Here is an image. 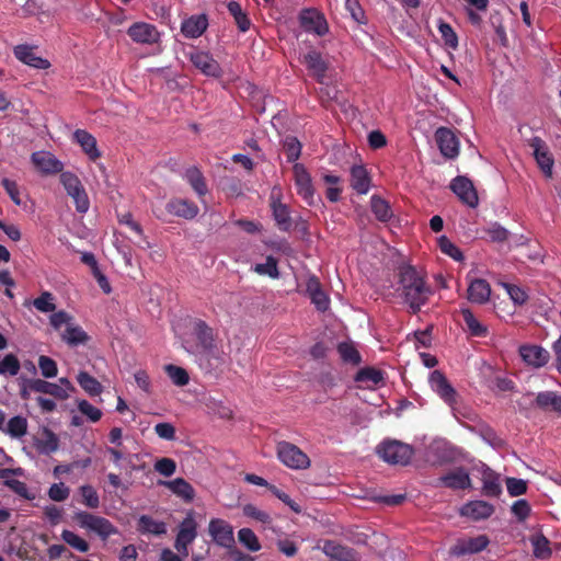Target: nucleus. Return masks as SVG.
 <instances>
[{"instance_id":"nucleus-1","label":"nucleus","mask_w":561,"mask_h":561,"mask_svg":"<svg viewBox=\"0 0 561 561\" xmlns=\"http://www.w3.org/2000/svg\"><path fill=\"white\" fill-rule=\"evenodd\" d=\"M396 291L408 305L412 314L421 311L433 295V289L427 283V275L423 268H419L408 261L401 260L393 270Z\"/></svg>"},{"instance_id":"nucleus-2","label":"nucleus","mask_w":561,"mask_h":561,"mask_svg":"<svg viewBox=\"0 0 561 561\" xmlns=\"http://www.w3.org/2000/svg\"><path fill=\"white\" fill-rule=\"evenodd\" d=\"M153 215L164 222L169 221V216L180 217L186 220L194 219L198 213V206L188 199L174 197L169 199L164 207L156 206L152 208Z\"/></svg>"},{"instance_id":"nucleus-3","label":"nucleus","mask_w":561,"mask_h":561,"mask_svg":"<svg viewBox=\"0 0 561 561\" xmlns=\"http://www.w3.org/2000/svg\"><path fill=\"white\" fill-rule=\"evenodd\" d=\"M377 455L390 465L405 466L410 462L414 449L411 445L397 439H386L377 446Z\"/></svg>"},{"instance_id":"nucleus-4","label":"nucleus","mask_w":561,"mask_h":561,"mask_svg":"<svg viewBox=\"0 0 561 561\" xmlns=\"http://www.w3.org/2000/svg\"><path fill=\"white\" fill-rule=\"evenodd\" d=\"M60 183L73 199L76 210L85 214L90 208V201L80 179L75 173L66 171L60 174Z\"/></svg>"},{"instance_id":"nucleus-5","label":"nucleus","mask_w":561,"mask_h":561,"mask_svg":"<svg viewBox=\"0 0 561 561\" xmlns=\"http://www.w3.org/2000/svg\"><path fill=\"white\" fill-rule=\"evenodd\" d=\"M73 519L81 528L98 534L103 540L118 533L117 528L107 518L85 511L75 513Z\"/></svg>"},{"instance_id":"nucleus-6","label":"nucleus","mask_w":561,"mask_h":561,"mask_svg":"<svg viewBox=\"0 0 561 561\" xmlns=\"http://www.w3.org/2000/svg\"><path fill=\"white\" fill-rule=\"evenodd\" d=\"M277 457L286 467L302 470L310 467L309 457L296 445L288 442H279L276 446Z\"/></svg>"},{"instance_id":"nucleus-7","label":"nucleus","mask_w":561,"mask_h":561,"mask_svg":"<svg viewBox=\"0 0 561 561\" xmlns=\"http://www.w3.org/2000/svg\"><path fill=\"white\" fill-rule=\"evenodd\" d=\"M188 60L193 66L198 69L204 76L220 78L222 69L219 62L213 57L211 54L203 50L193 49L186 54Z\"/></svg>"},{"instance_id":"nucleus-8","label":"nucleus","mask_w":561,"mask_h":561,"mask_svg":"<svg viewBox=\"0 0 561 561\" xmlns=\"http://www.w3.org/2000/svg\"><path fill=\"white\" fill-rule=\"evenodd\" d=\"M449 188L468 207L476 208L479 205L477 190L469 178L463 175L456 176L451 180Z\"/></svg>"},{"instance_id":"nucleus-9","label":"nucleus","mask_w":561,"mask_h":561,"mask_svg":"<svg viewBox=\"0 0 561 561\" xmlns=\"http://www.w3.org/2000/svg\"><path fill=\"white\" fill-rule=\"evenodd\" d=\"M529 147L533 149V156L541 172L547 179H552L554 159L546 141L536 136L529 140Z\"/></svg>"},{"instance_id":"nucleus-10","label":"nucleus","mask_w":561,"mask_h":561,"mask_svg":"<svg viewBox=\"0 0 561 561\" xmlns=\"http://www.w3.org/2000/svg\"><path fill=\"white\" fill-rule=\"evenodd\" d=\"M294 180L297 194L309 205L314 204V187L308 170L301 163H295L293 167Z\"/></svg>"},{"instance_id":"nucleus-11","label":"nucleus","mask_w":561,"mask_h":561,"mask_svg":"<svg viewBox=\"0 0 561 561\" xmlns=\"http://www.w3.org/2000/svg\"><path fill=\"white\" fill-rule=\"evenodd\" d=\"M489 542L490 540L485 535L460 538L449 548V554L453 557H462L479 553L489 546Z\"/></svg>"},{"instance_id":"nucleus-12","label":"nucleus","mask_w":561,"mask_h":561,"mask_svg":"<svg viewBox=\"0 0 561 561\" xmlns=\"http://www.w3.org/2000/svg\"><path fill=\"white\" fill-rule=\"evenodd\" d=\"M430 385L432 390L436 392L445 403L451 408L455 407L457 403V391L440 370L431 373Z\"/></svg>"},{"instance_id":"nucleus-13","label":"nucleus","mask_w":561,"mask_h":561,"mask_svg":"<svg viewBox=\"0 0 561 561\" xmlns=\"http://www.w3.org/2000/svg\"><path fill=\"white\" fill-rule=\"evenodd\" d=\"M270 207L277 228L280 231H290L293 227L290 210L287 205L280 202V192L278 191V193H276L275 187L270 196Z\"/></svg>"},{"instance_id":"nucleus-14","label":"nucleus","mask_w":561,"mask_h":561,"mask_svg":"<svg viewBox=\"0 0 561 561\" xmlns=\"http://www.w3.org/2000/svg\"><path fill=\"white\" fill-rule=\"evenodd\" d=\"M127 35L137 44L152 45L160 41V33L153 24L136 22L127 30Z\"/></svg>"},{"instance_id":"nucleus-15","label":"nucleus","mask_w":561,"mask_h":561,"mask_svg":"<svg viewBox=\"0 0 561 561\" xmlns=\"http://www.w3.org/2000/svg\"><path fill=\"white\" fill-rule=\"evenodd\" d=\"M435 140L439 148L440 153L448 158L454 159L459 153V140L451 129L447 127H439L435 131Z\"/></svg>"},{"instance_id":"nucleus-16","label":"nucleus","mask_w":561,"mask_h":561,"mask_svg":"<svg viewBox=\"0 0 561 561\" xmlns=\"http://www.w3.org/2000/svg\"><path fill=\"white\" fill-rule=\"evenodd\" d=\"M208 530L218 546L229 548L234 543L233 528L226 520L213 518L209 522Z\"/></svg>"},{"instance_id":"nucleus-17","label":"nucleus","mask_w":561,"mask_h":561,"mask_svg":"<svg viewBox=\"0 0 561 561\" xmlns=\"http://www.w3.org/2000/svg\"><path fill=\"white\" fill-rule=\"evenodd\" d=\"M31 160L36 169L45 175L61 174L64 169L62 162L48 151L33 152Z\"/></svg>"},{"instance_id":"nucleus-18","label":"nucleus","mask_w":561,"mask_h":561,"mask_svg":"<svg viewBox=\"0 0 561 561\" xmlns=\"http://www.w3.org/2000/svg\"><path fill=\"white\" fill-rule=\"evenodd\" d=\"M36 48V46L21 44L13 48V54L19 61L30 67L35 69H48L50 67V62L47 59L37 56L35 54Z\"/></svg>"},{"instance_id":"nucleus-19","label":"nucleus","mask_w":561,"mask_h":561,"mask_svg":"<svg viewBox=\"0 0 561 561\" xmlns=\"http://www.w3.org/2000/svg\"><path fill=\"white\" fill-rule=\"evenodd\" d=\"M519 355L527 365L535 368L543 367L550 359L549 352L539 345H522Z\"/></svg>"},{"instance_id":"nucleus-20","label":"nucleus","mask_w":561,"mask_h":561,"mask_svg":"<svg viewBox=\"0 0 561 561\" xmlns=\"http://www.w3.org/2000/svg\"><path fill=\"white\" fill-rule=\"evenodd\" d=\"M304 64L306 65L309 73L317 82L323 83L325 72L328 70V62L323 59L322 55L317 50H310L304 56Z\"/></svg>"},{"instance_id":"nucleus-21","label":"nucleus","mask_w":561,"mask_h":561,"mask_svg":"<svg viewBox=\"0 0 561 561\" xmlns=\"http://www.w3.org/2000/svg\"><path fill=\"white\" fill-rule=\"evenodd\" d=\"M459 513L473 520H481L494 513V506L485 501H470L460 508Z\"/></svg>"},{"instance_id":"nucleus-22","label":"nucleus","mask_w":561,"mask_h":561,"mask_svg":"<svg viewBox=\"0 0 561 561\" xmlns=\"http://www.w3.org/2000/svg\"><path fill=\"white\" fill-rule=\"evenodd\" d=\"M300 24L306 31L320 36L328 32L325 20L314 10H304L300 14Z\"/></svg>"},{"instance_id":"nucleus-23","label":"nucleus","mask_w":561,"mask_h":561,"mask_svg":"<svg viewBox=\"0 0 561 561\" xmlns=\"http://www.w3.org/2000/svg\"><path fill=\"white\" fill-rule=\"evenodd\" d=\"M27 385L30 390L33 392L50 394L59 400H66L69 397L67 389L57 383L48 382L43 379H31L27 381Z\"/></svg>"},{"instance_id":"nucleus-24","label":"nucleus","mask_w":561,"mask_h":561,"mask_svg":"<svg viewBox=\"0 0 561 561\" xmlns=\"http://www.w3.org/2000/svg\"><path fill=\"white\" fill-rule=\"evenodd\" d=\"M306 291L311 299V302L316 305L320 311H325L329 308V298L323 291L321 284L316 276L308 278L306 284Z\"/></svg>"},{"instance_id":"nucleus-25","label":"nucleus","mask_w":561,"mask_h":561,"mask_svg":"<svg viewBox=\"0 0 561 561\" xmlns=\"http://www.w3.org/2000/svg\"><path fill=\"white\" fill-rule=\"evenodd\" d=\"M351 187L357 193V194H367L370 188V176L367 171V169L359 164V165H353L351 168Z\"/></svg>"},{"instance_id":"nucleus-26","label":"nucleus","mask_w":561,"mask_h":561,"mask_svg":"<svg viewBox=\"0 0 561 561\" xmlns=\"http://www.w3.org/2000/svg\"><path fill=\"white\" fill-rule=\"evenodd\" d=\"M439 480L444 486L453 490H465L471 485L469 473L463 468H458L454 471H450L440 477Z\"/></svg>"},{"instance_id":"nucleus-27","label":"nucleus","mask_w":561,"mask_h":561,"mask_svg":"<svg viewBox=\"0 0 561 561\" xmlns=\"http://www.w3.org/2000/svg\"><path fill=\"white\" fill-rule=\"evenodd\" d=\"M535 405L543 412L561 414V394L556 391H542L536 396Z\"/></svg>"},{"instance_id":"nucleus-28","label":"nucleus","mask_w":561,"mask_h":561,"mask_svg":"<svg viewBox=\"0 0 561 561\" xmlns=\"http://www.w3.org/2000/svg\"><path fill=\"white\" fill-rule=\"evenodd\" d=\"M468 299L474 304L489 301L491 295L490 284L482 278L473 279L468 287Z\"/></svg>"},{"instance_id":"nucleus-29","label":"nucleus","mask_w":561,"mask_h":561,"mask_svg":"<svg viewBox=\"0 0 561 561\" xmlns=\"http://www.w3.org/2000/svg\"><path fill=\"white\" fill-rule=\"evenodd\" d=\"M323 551L327 556L340 561H357L354 549L342 546L335 541H325Z\"/></svg>"},{"instance_id":"nucleus-30","label":"nucleus","mask_w":561,"mask_h":561,"mask_svg":"<svg viewBox=\"0 0 561 561\" xmlns=\"http://www.w3.org/2000/svg\"><path fill=\"white\" fill-rule=\"evenodd\" d=\"M207 19L205 15L191 16L182 23V34L187 38L201 36L207 28Z\"/></svg>"},{"instance_id":"nucleus-31","label":"nucleus","mask_w":561,"mask_h":561,"mask_svg":"<svg viewBox=\"0 0 561 561\" xmlns=\"http://www.w3.org/2000/svg\"><path fill=\"white\" fill-rule=\"evenodd\" d=\"M73 137L91 160L95 161L101 157L96 147V139L90 133L84 129H77Z\"/></svg>"},{"instance_id":"nucleus-32","label":"nucleus","mask_w":561,"mask_h":561,"mask_svg":"<svg viewBox=\"0 0 561 561\" xmlns=\"http://www.w3.org/2000/svg\"><path fill=\"white\" fill-rule=\"evenodd\" d=\"M160 484L167 486L175 495H178L185 502L193 501L195 496L193 486L183 478H176L172 481H160Z\"/></svg>"},{"instance_id":"nucleus-33","label":"nucleus","mask_w":561,"mask_h":561,"mask_svg":"<svg viewBox=\"0 0 561 561\" xmlns=\"http://www.w3.org/2000/svg\"><path fill=\"white\" fill-rule=\"evenodd\" d=\"M61 340L69 346L75 347L78 345L87 344L90 340V336L80 325H75L71 323L61 334Z\"/></svg>"},{"instance_id":"nucleus-34","label":"nucleus","mask_w":561,"mask_h":561,"mask_svg":"<svg viewBox=\"0 0 561 561\" xmlns=\"http://www.w3.org/2000/svg\"><path fill=\"white\" fill-rule=\"evenodd\" d=\"M194 333L203 350L210 351L215 346L214 331L205 321L195 322Z\"/></svg>"},{"instance_id":"nucleus-35","label":"nucleus","mask_w":561,"mask_h":561,"mask_svg":"<svg viewBox=\"0 0 561 561\" xmlns=\"http://www.w3.org/2000/svg\"><path fill=\"white\" fill-rule=\"evenodd\" d=\"M482 493L489 497H497L502 493V485L499 476L488 469L482 473Z\"/></svg>"},{"instance_id":"nucleus-36","label":"nucleus","mask_w":561,"mask_h":561,"mask_svg":"<svg viewBox=\"0 0 561 561\" xmlns=\"http://www.w3.org/2000/svg\"><path fill=\"white\" fill-rule=\"evenodd\" d=\"M197 537V523L194 519L193 513L190 512L179 526L176 540L192 543Z\"/></svg>"},{"instance_id":"nucleus-37","label":"nucleus","mask_w":561,"mask_h":561,"mask_svg":"<svg viewBox=\"0 0 561 561\" xmlns=\"http://www.w3.org/2000/svg\"><path fill=\"white\" fill-rule=\"evenodd\" d=\"M184 178L199 197H203L207 194L208 188L205 182V178L198 168H188Z\"/></svg>"},{"instance_id":"nucleus-38","label":"nucleus","mask_w":561,"mask_h":561,"mask_svg":"<svg viewBox=\"0 0 561 561\" xmlns=\"http://www.w3.org/2000/svg\"><path fill=\"white\" fill-rule=\"evenodd\" d=\"M354 380L367 387L377 386L383 381V374L375 367H364L356 373Z\"/></svg>"},{"instance_id":"nucleus-39","label":"nucleus","mask_w":561,"mask_h":561,"mask_svg":"<svg viewBox=\"0 0 561 561\" xmlns=\"http://www.w3.org/2000/svg\"><path fill=\"white\" fill-rule=\"evenodd\" d=\"M35 446L39 454L50 455L58 450L59 438L53 431L45 428L43 437L36 442Z\"/></svg>"},{"instance_id":"nucleus-40","label":"nucleus","mask_w":561,"mask_h":561,"mask_svg":"<svg viewBox=\"0 0 561 561\" xmlns=\"http://www.w3.org/2000/svg\"><path fill=\"white\" fill-rule=\"evenodd\" d=\"M461 314L469 333L472 336L485 337L489 333L488 327L482 324L470 309H462Z\"/></svg>"},{"instance_id":"nucleus-41","label":"nucleus","mask_w":561,"mask_h":561,"mask_svg":"<svg viewBox=\"0 0 561 561\" xmlns=\"http://www.w3.org/2000/svg\"><path fill=\"white\" fill-rule=\"evenodd\" d=\"M323 182L328 185L325 197L331 203H336L341 198L343 188L341 186L342 179L337 175L325 173L322 175Z\"/></svg>"},{"instance_id":"nucleus-42","label":"nucleus","mask_w":561,"mask_h":561,"mask_svg":"<svg viewBox=\"0 0 561 561\" xmlns=\"http://www.w3.org/2000/svg\"><path fill=\"white\" fill-rule=\"evenodd\" d=\"M138 530L142 534L160 536L167 533V526L163 522L156 520L148 515H142L138 520Z\"/></svg>"},{"instance_id":"nucleus-43","label":"nucleus","mask_w":561,"mask_h":561,"mask_svg":"<svg viewBox=\"0 0 561 561\" xmlns=\"http://www.w3.org/2000/svg\"><path fill=\"white\" fill-rule=\"evenodd\" d=\"M371 211L379 221L387 222L393 216L391 207L387 201L378 195H373L370 198Z\"/></svg>"},{"instance_id":"nucleus-44","label":"nucleus","mask_w":561,"mask_h":561,"mask_svg":"<svg viewBox=\"0 0 561 561\" xmlns=\"http://www.w3.org/2000/svg\"><path fill=\"white\" fill-rule=\"evenodd\" d=\"M77 381L79 386L91 397L102 393L103 387L100 381L87 371H80L77 376Z\"/></svg>"},{"instance_id":"nucleus-45","label":"nucleus","mask_w":561,"mask_h":561,"mask_svg":"<svg viewBox=\"0 0 561 561\" xmlns=\"http://www.w3.org/2000/svg\"><path fill=\"white\" fill-rule=\"evenodd\" d=\"M337 353H339L341 359L346 364L357 366L362 363V356L353 343H348V342L339 343Z\"/></svg>"},{"instance_id":"nucleus-46","label":"nucleus","mask_w":561,"mask_h":561,"mask_svg":"<svg viewBox=\"0 0 561 561\" xmlns=\"http://www.w3.org/2000/svg\"><path fill=\"white\" fill-rule=\"evenodd\" d=\"M228 12L233 16L238 28L241 32H247L250 28L251 21L247 13L242 10L241 5L237 1H229L227 4Z\"/></svg>"},{"instance_id":"nucleus-47","label":"nucleus","mask_w":561,"mask_h":561,"mask_svg":"<svg viewBox=\"0 0 561 561\" xmlns=\"http://www.w3.org/2000/svg\"><path fill=\"white\" fill-rule=\"evenodd\" d=\"M3 432L11 437L20 438L27 433V420L21 415L13 416L9 420Z\"/></svg>"},{"instance_id":"nucleus-48","label":"nucleus","mask_w":561,"mask_h":561,"mask_svg":"<svg viewBox=\"0 0 561 561\" xmlns=\"http://www.w3.org/2000/svg\"><path fill=\"white\" fill-rule=\"evenodd\" d=\"M164 370L172 382L178 387H184L190 381L188 373L180 366L169 364L164 367Z\"/></svg>"},{"instance_id":"nucleus-49","label":"nucleus","mask_w":561,"mask_h":561,"mask_svg":"<svg viewBox=\"0 0 561 561\" xmlns=\"http://www.w3.org/2000/svg\"><path fill=\"white\" fill-rule=\"evenodd\" d=\"M531 545L536 558L547 559L551 556L550 542L542 534L533 537Z\"/></svg>"},{"instance_id":"nucleus-50","label":"nucleus","mask_w":561,"mask_h":561,"mask_svg":"<svg viewBox=\"0 0 561 561\" xmlns=\"http://www.w3.org/2000/svg\"><path fill=\"white\" fill-rule=\"evenodd\" d=\"M253 271L259 275H268L271 278H278L279 272L277 267V260L268 255L265 263L255 264Z\"/></svg>"},{"instance_id":"nucleus-51","label":"nucleus","mask_w":561,"mask_h":561,"mask_svg":"<svg viewBox=\"0 0 561 561\" xmlns=\"http://www.w3.org/2000/svg\"><path fill=\"white\" fill-rule=\"evenodd\" d=\"M239 541L250 551L256 552L261 549V545L254 531L250 528H241L238 531Z\"/></svg>"},{"instance_id":"nucleus-52","label":"nucleus","mask_w":561,"mask_h":561,"mask_svg":"<svg viewBox=\"0 0 561 561\" xmlns=\"http://www.w3.org/2000/svg\"><path fill=\"white\" fill-rule=\"evenodd\" d=\"M438 247L444 254L450 256L455 261L461 262L463 260V254L460 251V249L455 243H453L446 236H442L438 239Z\"/></svg>"},{"instance_id":"nucleus-53","label":"nucleus","mask_w":561,"mask_h":561,"mask_svg":"<svg viewBox=\"0 0 561 561\" xmlns=\"http://www.w3.org/2000/svg\"><path fill=\"white\" fill-rule=\"evenodd\" d=\"M61 538L66 543H68L70 547H72L73 549H76L80 552L89 551V548H90L89 543L83 538H81L80 536H78L77 534H75L71 530L65 529L61 533Z\"/></svg>"},{"instance_id":"nucleus-54","label":"nucleus","mask_w":561,"mask_h":561,"mask_svg":"<svg viewBox=\"0 0 561 561\" xmlns=\"http://www.w3.org/2000/svg\"><path fill=\"white\" fill-rule=\"evenodd\" d=\"M20 368V360L14 354H7L0 362V375L9 374L10 376H16Z\"/></svg>"},{"instance_id":"nucleus-55","label":"nucleus","mask_w":561,"mask_h":561,"mask_svg":"<svg viewBox=\"0 0 561 561\" xmlns=\"http://www.w3.org/2000/svg\"><path fill=\"white\" fill-rule=\"evenodd\" d=\"M80 494L82 496V503L89 508H98L100 506V497L95 489L85 484L80 486Z\"/></svg>"},{"instance_id":"nucleus-56","label":"nucleus","mask_w":561,"mask_h":561,"mask_svg":"<svg viewBox=\"0 0 561 561\" xmlns=\"http://www.w3.org/2000/svg\"><path fill=\"white\" fill-rule=\"evenodd\" d=\"M438 31L446 46L453 49H456L458 47V36L450 24L444 21H439Z\"/></svg>"},{"instance_id":"nucleus-57","label":"nucleus","mask_w":561,"mask_h":561,"mask_svg":"<svg viewBox=\"0 0 561 561\" xmlns=\"http://www.w3.org/2000/svg\"><path fill=\"white\" fill-rule=\"evenodd\" d=\"M284 150L288 162H295L301 153V144L296 137H287L284 142Z\"/></svg>"},{"instance_id":"nucleus-58","label":"nucleus","mask_w":561,"mask_h":561,"mask_svg":"<svg viewBox=\"0 0 561 561\" xmlns=\"http://www.w3.org/2000/svg\"><path fill=\"white\" fill-rule=\"evenodd\" d=\"M33 306L41 312H53L56 309L54 296L49 291H44L39 297L35 298Z\"/></svg>"},{"instance_id":"nucleus-59","label":"nucleus","mask_w":561,"mask_h":561,"mask_svg":"<svg viewBox=\"0 0 561 561\" xmlns=\"http://www.w3.org/2000/svg\"><path fill=\"white\" fill-rule=\"evenodd\" d=\"M502 286L516 305L522 306L528 300V295L522 287L508 283H502Z\"/></svg>"},{"instance_id":"nucleus-60","label":"nucleus","mask_w":561,"mask_h":561,"mask_svg":"<svg viewBox=\"0 0 561 561\" xmlns=\"http://www.w3.org/2000/svg\"><path fill=\"white\" fill-rule=\"evenodd\" d=\"M38 367L41 369L42 375L45 378H54L58 374V368L56 362L45 355H41L38 358Z\"/></svg>"},{"instance_id":"nucleus-61","label":"nucleus","mask_w":561,"mask_h":561,"mask_svg":"<svg viewBox=\"0 0 561 561\" xmlns=\"http://www.w3.org/2000/svg\"><path fill=\"white\" fill-rule=\"evenodd\" d=\"M486 237L493 242H503L508 238L510 232L497 222L491 224L484 230Z\"/></svg>"},{"instance_id":"nucleus-62","label":"nucleus","mask_w":561,"mask_h":561,"mask_svg":"<svg viewBox=\"0 0 561 561\" xmlns=\"http://www.w3.org/2000/svg\"><path fill=\"white\" fill-rule=\"evenodd\" d=\"M507 492L511 496H519L527 492V481L518 478H506Z\"/></svg>"},{"instance_id":"nucleus-63","label":"nucleus","mask_w":561,"mask_h":561,"mask_svg":"<svg viewBox=\"0 0 561 561\" xmlns=\"http://www.w3.org/2000/svg\"><path fill=\"white\" fill-rule=\"evenodd\" d=\"M70 490L65 483H54L48 490V496L55 502H62L69 497Z\"/></svg>"},{"instance_id":"nucleus-64","label":"nucleus","mask_w":561,"mask_h":561,"mask_svg":"<svg viewBox=\"0 0 561 561\" xmlns=\"http://www.w3.org/2000/svg\"><path fill=\"white\" fill-rule=\"evenodd\" d=\"M78 409L83 415L89 417V420L92 422H98L102 417V411L92 405L87 400L78 401Z\"/></svg>"}]
</instances>
